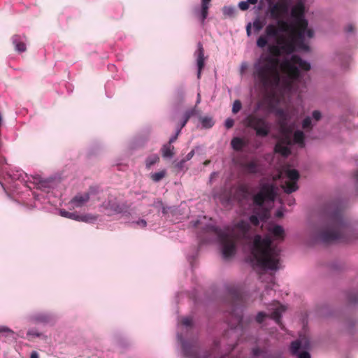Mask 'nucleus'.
<instances>
[{
  "label": "nucleus",
  "instance_id": "2",
  "mask_svg": "<svg viewBox=\"0 0 358 358\" xmlns=\"http://www.w3.org/2000/svg\"><path fill=\"white\" fill-rule=\"evenodd\" d=\"M254 264L262 268L277 270L279 268V250L273 246L269 236H256L252 248Z\"/></svg>",
  "mask_w": 358,
  "mask_h": 358
},
{
  "label": "nucleus",
  "instance_id": "5",
  "mask_svg": "<svg viewBox=\"0 0 358 358\" xmlns=\"http://www.w3.org/2000/svg\"><path fill=\"white\" fill-rule=\"evenodd\" d=\"M299 177L298 171L289 167L282 170L278 176V178L282 180V187L287 193L293 192L298 189L297 181Z\"/></svg>",
  "mask_w": 358,
  "mask_h": 358
},
{
  "label": "nucleus",
  "instance_id": "20",
  "mask_svg": "<svg viewBox=\"0 0 358 358\" xmlns=\"http://www.w3.org/2000/svg\"><path fill=\"white\" fill-rule=\"evenodd\" d=\"M223 14L225 16L231 17L234 15L235 9L234 7L231 6H224L222 9Z\"/></svg>",
  "mask_w": 358,
  "mask_h": 358
},
{
  "label": "nucleus",
  "instance_id": "19",
  "mask_svg": "<svg viewBox=\"0 0 358 358\" xmlns=\"http://www.w3.org/2000/svg\"><path fill=\"white\" fill-rule=\"evenodd\" d=\"M264 27V23L259 19H256L252 23V27L257 32L259 31Z\"/></svg>",
  "mask_w": 358,
  "mask_h": 358
},
{
  "label": "nucleus",
  "instance_id": "23",
  "mask_svg": "<svg viewBox=\"0 0 358 358\" xmlns=\"http://www.w3.org/2000/svg\"><path fill=\"white\" fill-rule=\"evenodd\" d=\"M238 7L242 10H245L249 8V3L247 1H241L238 3Z\"/></svg>",
  "mask_w": 358,
  "mask_h": 358
},
{
  "label": "nucleus",
  "instance_id": "8",
  "mask_svg": "<svg viewBox=\"0 0 358 358\" xmlns=\"http://www.w3.org/2000/svg\"><path fill=\"white\" fill-rule=\"evenodd\" d=\"M59 213L62 217L87 223H92L96 220V217L91 214L78 215L65 210H60Z\"/></svg>",
  "mask_w": 358,
  "mask_h": 358
},
{
  "label": "nucleus",
  "instance_id": "40",
  "mask_svg": "<svg viewBox=\"0 0 358 358\" xmlns=\"http://www.w3.org/2000/svg\"><path fill=\"white\" fill-rule=\"evenodd\" d=\"M194 155V151H191L188 155H187V159H189L192 157V156Z\"/></svg>",
  "mask_w": 358,
  "mask_h": 358
},
{
  "label": "nucleus",
  "instance_id": "10",
  "mask_svg": "<svg viewBox=\"0 0 358 358\" xmlns=\"http://www.w3.org/2000/svg\"><path fill=\"white\" fill-rule=\"evenodd\" d=\"M270 236L273 237L274 240L282 241L285 237V231L283 228L279 225L272 224L268 228Z\"/></svg>",
  "mask_w": 358,
  "mask_h": 358
},
{
  "label": "nucleus",
  "instance_id": "25",
  "mask_svg": "<svg viewBox=\"0 0 358 358\" xmlns=\"http://www.w3.org/2000/svg\"><path fill=\"white\" fill-rule=\"evenodd\" d=\"M321 113L318 110H315L313 113V117L315 121H318L321 118Z\"/></svg>",
  "mask_w": 358,
  "mask_h": 358
},
{
  "label": "nucleus",
  "instance_id": "28",
  "mask_svg": "<svg viewBox=\"0 0 358 358\" xmlns=\"http://www.w3.org/2000/svg\"><path fill=\"white\" fill-rule=\"evenodd\" d=\"M250 220L253 224L257 225L258 224V217L256 215L251 216Z\"/></svg>",
  "mask_w": 358,
  "mask_h": 358
},
{
  "label": "nucleus",
  "instance_id": "24",
  "mask_svg": "<svg viewBox=\"0 0 358 358\" xmlns=\"http://www.w3.org/2000/svg\"><path fill=\"white\" fill-rule=\"evenodd\" d=\"M311 125V120L310 117H306L303 121V129H307Z\"/></svg>",
  "mask_w": 358,
  "mask_h": 358
},
{
  "label": "nucleus",
  "instance_id": "38",
  "mask_svg": "<svg viewBox=\"0 0 358 358\" xmlns=\"http://www.w3.org/2000/svg\"><path fill=\"white\" fill-rule=\"evenodd\" d=\"M211 0H202V5H208Z\"/></svg>",
  "mask_w": 358,
  "mask_h": 358
},
{
  "label": "nucleus",
  "instance_id": "3",
  "mask_svg": "<svg viewBox=\"0 0 358 358\" xmlns=\"http://www.w3.org/2000/svg\"><path fill=\"white\" fill-rule=\"evenodd\" d=\"M248 231V224L243 221L236 224L231 230L227 229L220 235L222 252L224 258L234 254L235 243L241 238H247Z\"/></svg>",
  "mask_w": 358,
  "mask_h": 358
},
{
  "label": "nucleus",
  "instance_id": "37",
  "mask_svg": "<svg viewBox=\"0 0 358 358\" xmlns=\"http://www.w3.org/2000/svg\"><path fill=\"white\" fill-rule=\"evenodd\" d=\"M283 215L282 212L281 210H278L276 213V216L278 217H282Z\"/></svg>",
  "mask_w": 358,
  "mask_h": 358
},
{
  "label": "nucleus",
  "instance_id": "4",
  "mask_svg": "<svg viewBox=\"0 0 358 358\" xmlns=\"http://www.w3.org/2000/svg\"><path fill=\"white\" fill-rule=\"evenodd\" d=\"M276 194V188L270 185H264L261 191L254 196V202L259 208L264 210L262 215H259L260 220L267 217V212L273 203Z\"/></svg>",
  "mask_w": 358,
  "mask_h": 358
},
{
  "label": "nucleus",
  "instance_id": "1",
  "mask_svg": "<svg viewBox=\"0 0 358 358\" xmlns=\"http://www.w3.org/2000/svg\"><path fill=\"white\" fill-rule=\"evenodd\" d=\"M306 0H298L292 8L293 22L289 24L282 20L287 13L285 3L278 2L269 8L271 17L277 20L269 24L261 35L257 45L261 48L268 45L269 54H263L255 64V77L257 82L269 90L265 101L270 112L275 113L280 125V136L275 150L283 156L291 152L292 145L303 148L302 131L293 133V127L287 126L289 114L278 108L287 103L292 92L297 90L301 71H307L310 65L293 55L295 49L308 50V40L313 36V31L308 27L304 18Z\"/></svg>",
  "mask_w": 358,
  "mask_h": 358
},
{
  "label": "nucleus",
  "instance_id": "31",
  "mask_svg": "<svg viewBox=\"0 0 358 358\" xmlns=\"http://www.w3.org/2000/svg\"><path fill=\"white\" fill-rule=\"evenodd\" d=\"M248 68V64L246 62H243L241 65V72L243 73L245 69Z\"/></svg>",
  "mask_w": 358,
  "mask_h": 358
},
{
  "label": "nucleus",
  "instance_id": "44",
  "mask_svg": "<svg viewBox=\"0 0 358 358\" xmlns=\"http://www.w3.org/2000/svg\"><path fill=\"white\" fill-rule=\"evenodd\" d=\"M357 180H358V176H357Z\"/></svg>",
  "mask_w": 358,
  "mask_h": 358
},
{
  "label": "nucleus",
  "instance_id": "32",
  "mask_svg": "<svg viewBox=\"0 0 358 358\" xmlns=\"http://www.w3.org/2000/svg\"><path fill=\"white\" fill-rule=\"evenodd\" d=\"M251 23H249L246 27L247 35L250 36L251 35Z\"/></svg>",
  "mask_w": 358,
  "mask_h": 358
},
{
  "label": "nucleus",
  "instance_id": "30",
  "mask_svg": "<svg viewBox=\"0 0 358 358\" xmlns=\"http://www.w3.org/2000/svg\"><path fill=\"white\" fill-rule=\"evenodd\" d=\"M264 315L262 313H259L257 316V320L259 322H261L263 321L264 320Z\"/></svg>",
  "mask_w": 358,
  "mask_h": 358
},
{
  "label": "nucleus",
  "instance_id": "12",
  "mask_svg": "<svg viewBox=\"0 0 358 358\" xmlns=\"http://www.w3.org/2000/svg\"><path fill=\"white\" fill-rule=\"evenodd\" d=\"M15 50L20 52H22L26 50V45L24 43V38L20 36H15L13 39Z\"/></svg>",
  "mask_w": 358,
  "mask_h": 358
},
{
  "label": "nucleus",
  "instance_id": "7",
  "mask_svg": "<svg viewBox=\"0 0 358 358\" xmlns=\"http://www.w3.org/2000/svg\"><path fill=\"white\" fill-rule=\"evenodd\" d=\"M247 124L254 128L257 135L266 136L268 133V125L263 119L250 116L247 118Z\"/></svg>",
  "mask_w": 358,
  "mask_h": 358
},
{
  "label": "nucleus",
  "instance_id": "27",
  "mask_svg": "<svg viewBox=\"0 0 358 358\" xmlns=\"http://www.w3.org/2000/svg\"><path fill=\"white\" fill-rule=\"evenodd\" d=\"M182 322L185 326H189L192 324V320L190 318L185 317L182 319Z\"/></svg>",
  "mask_w": 358,
  "mask_h": 358
},
{
  "label": "nucleus",
  "instance_id": "6",
  "mask_svg": "<svg viewBox=\"0 0 358 358\" xmlns=\"http://www.w3.org/2000/svg\"><path fill=\"white\" fill-rule=\"evenodd\" d=\"M309 346L308 339L305 336L301 337L299 340L292 343L291 351L294 355H296L298 358H310L309 353L306 352Z\"/></svg>",
  "mask_w": 358,
  "mask_h": 358
},
{
  "label": "nucleus",
  "instance_id": "42",
  "mask_svg": "<svg viewBox=\"0 0 358 358\" xmlns=\"http://www.w3.org/2000/svg\"><path fill=\"white\" fill-rule=\"evenodd\" d=\"M188 118H189V116L186 117V118L185 119V120L183 121V122L182 124V126H181L182 127H184L186 124Z\"/></svg>",
  "mask_w": 358,
  "mask_h": 358
},
{
  "label": "nucleus",
  "instance_id": "16",
  "mask_svg": "<svg viewBox=\"0 0 358 358\" xmlns=\"http://www.w3.org/2000/svg\"><path fill=\"white\" fill-rule=\"evenodd\" d=\"M166 175L165 171H161L157 173H152L150 178L152 180L157 182L162 180Z\"/></svg>",
  "mask_w": 358,
  "mask_h": 358
},
{
  "label": "nucleus",
  "instance_id": "11",
  "mask_svg": "<svg viewBox=\"0 0 358 358\" xmlns=\"http://www.w3.org/2000/svg\"><path fill=\"white\" fill-rule=\"evenodd\" d=\"M197 66H198V77H200L201 71L204 66V54L202 45L199 43L197 49Z\"/></svg>",
  "mask_w": 358,
  "mask_h": 358
},
{
  "label": "nucleus",
  "instance_id": "36",
  "mask_svg": "<svg viewBox=\"0 0 358 358\" xmlns=\"http://www.w3.org/2000/svg\"><path fill=\"white\" fill-rule=\"evenodd\" d=\"M28 335H33V336H39L40 334L38 333L29 331L28 332Z\"/></svg>",
  "mask_w": 358,
  "mask_h": 358
},
{
  "label": "nucleus",
  "instance_id": "15",
  "mask_svg": "<svg viewBox=\"0 0 358 358\" xmlns=\"http://www.w3.org/2000/svg\"><path fill=\"white\" fill-rule=\"evenodd\" d=\"M285 310H286V308L284 306H280L272 313V317L274 320H275L277 322H279V316H280V313L284 312Z\"/></svg>",
  "mask_w": 358,
  "mask_h": 358
},
{
  "label": "nucleus",
  "instance_id": "22",
  "mask_svg": "<svg viewBox=\"0 0 358 358\" xmlns=\"http://www.w3.org/2000/svg\"><path fill=\"white\" fill-rule=\"evenodd\" d=\"M208 5H202V9H201V16H202V20L203 21L208 15Z\"/></svg>",
  "mask_w": 358,
  "mask_h": 358
},
{
  "label": "nucleus",
  "instance_id": "29",
  "mask_svg": "<svg viewBox=\"0 0 358 358\" xmlns=\"http://www.w3.org/2000/svg\"><path fill=\"white\" fill-rule=\"evenodd\" d=\"M2 332L12 333L13 331L10 329H9L8 327L1 326V327H0V333H2Z\"/></svg>",
  "mask_w": 358,
  "mask_h": 358
},
{
  "label": "nucleus",
  "instance_id": "18",
  "mask_svg": "<svg viewBox=\"0 0 358 358\" xmlns=\"http://www.w3.org/2000/svg\"><path fill=\"white\" fill-rule=\"evenodd\" d=\"M201 124L203 127L210 128L214 124V122L210 117H203L201 119Z\"/></svg>",
  "mask_w": 358,
  "mask_h": 358
},
{
  "label": "nucleus",
  "instance_id": "13",
  "mask_svg": "<svg viewBox=\"0 0 358 358\" xmlns=\"http://www.w3.org/2000/svg\"><path fill=\"white\" fill-rule=\"evenodd\" d=\"M174 148L171 144L165 145L162 148V154L164 158H171L173 155Z\"/></svg>",
  "mask_w": 358,
  "mask_h": 358
},
{
  "label": "nucleus",
  "instance_id": "21",
  "mask_svg": "<svg viewBox=\"0 0 358 358\" xmlns=\"http://www.w3.org/2000/svg\"><path fill=\"white\" fill-rule=\"evenodd\" d=\"M241 108V103L239 101L236 100L234 102L232 111L234 113H238Z\"/></svg>",
  "mask_w": 358,
  "mask_h": 358
},
{
  "label": "nucleus",
  "instance_id": "9",
  "mask_svg": "<svg viewBox=\"0 0 358 358\" xmlns=\"http://www.w3.org/2000/svg\"><path fill=\"white\" fill-rule=\"evenodd\" d=\"M90 200V194L88 193L80 194L76 195L71 201V204L73 208H80L85 205Z\"/></svg>",
  "mask_w": 358,
  "mask_h": 358
},
{
  "label": "nucleus",
  "instance_id": "17",
  "mask_svg": "<svg viewBox=\"0 0 358 358\" xmlns=\"http://www.w3.org/2000/svg\"><path fill=\"white\" fill-rule=\"evenodd\" d=\"M159 159V158L157 155L150 156L146 160V166L150 168L151 166L158 162Z\"/></svg>",
  "mask_w": 358,
  "mask_h": 358
},
{
  "label": "nucleus",
  "instance_id": "39",
  "mask_svg": "<svg viewBox=\"0 0 358 358\" xmlns=\"http://www.w3.org/2000/svg\"><path fill=\"white\" fill-rule=\"evenodd\" d=\"M257 1L258 0H247V1L251 4H256L257 3Z\"/></svg>",
  "mask_w": 358,
  "mask_h": 358
},
{
  "label": "nucleus",
  "instance_id": "26",
  "mask_svg": "<svg viewBox=\"0 0 358 358\" xmlns=\"http://www.w3.org/2000/svg\"><path fill=\"white\" fill-rule=\"evenodd\" d=\"M234 125V120L232 119H227L226 121H225V126L227 128H231V127H233Z\"/></svg>",
  "mask_w": 358,
  "mask_h": 358
},
{
  "label": "nucleus",
  "instance_id": "35",
  "mask_svg": "<svg viewBox=\"0 0 358 358\" xmlns=\"http://www.w3.org/2000/svg\"><path fill=\"white\" fill-rule=\"evenodd\" d=\"M179 132H180V131H178L177 132V134H176V136H174V137H173V138H171L170 139V141H169V143H169V144H171V143H173V142L176 139L177 136H178V133H179Z\"/></svg>",
  "mask_w": 358,
  "mask_h": 358
},
{
  "label": "nucleus",
  "instance_id": "41",
  "mask_svg": "<svg viewBox=\"0 0 358 358\" xmlns=\"http://www.w3.org/2000/svg\"><path fill=\"white\" fill-rule=\"evenodd\" d=\"M241 190L243 192V193L246 194L248 192V187H243Z\"/></svg>",
  "mask_w": 358,
  "mask_h": 358
},
{
  "label": "nucleus",
  "instance_id": "14",
  "mask_svg": "<svg viewBox=\"0 0 358 358\" xmlns=\"http://www.w3.org/2000/svg\"><path fill=\"white\" fill-rule=\"evenodd\" d=\"M244 142L239 138H234L231 141V146L234 150H240L243 148Z\"/></svg>",
  "mask_w": 358,
  "mask_h": 358
},
{
  "label": "nucleus",
  "instance_id": "34",
  "mask_svg": "<svg viewBox=\"0 0 358 358\" xmlns=\"http://www.w3.org/2000/svg\"><path fill=\"white\" fill-rule=\"evenodd\" d=\"M137 224L140 225L141 227H144L146 225V222L144 220H141V221L137 222Z\"/></svg>",
  "mask_w": 358,
  "mask_h": 358
},
{
  "label": "nucleus",
  "instance_id": "33",
  "mask_svg": "<svg viewBox=\"0 0 358 358\" xmlns=\"http://www.w3.org/2000/svg\"><path fill=\"white\" fill-rule=\"evenodd\" d=\"M30 358H38V354L36 351H33L31 353Z\"/></svg>",
  "mask_w": 358,
  "mask_h": 358
},
{
  "label": "nucleus",
  "instance_id": "43",
  "mask_svg": "<svg viewBox=\"0 0 358 358\" xmlns=\"http://www.w3.org/2000/svg\"><path fill=\"white\" fill-rule=\"evenodd\" d=\"M261 108L260 104L258 106L257 109H259Z\"/></svg>",
  "mask_w": 358,
  "mask_h": 358
}]
</instances>
